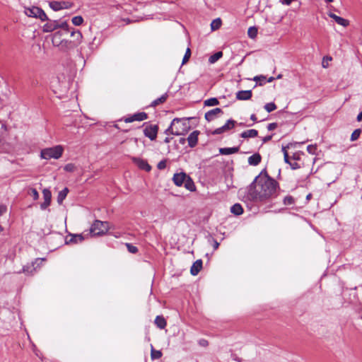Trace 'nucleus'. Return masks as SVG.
Wrapping results in <instances>:
<instances>
[{
  "mask_svg": "<svg viewBox=\"0 0 362 362\" xmlns=\"http://www.w3.org/2000/svg\"><path fill=\"white\" fill-rule=\"evenodd\" d=\"M279 189L278 182L263 170L249 185L247 196L254 202H266L277 197Z\"/></svg>",
  "mask_w": 362,
  "mask_h": 362,
  "instance_id": "nucleus-1",
  "label": "nucleus"
},
{
  "mask_svg": "<svg viewBox=\"0 0 362 362\" xmlns=\"http://www.w3.org/2000/svg\"><path fill=\"white\" fill-rule=\"evenodd\" d=\"M173 180L177 186L184 185L185 187L190 192H194L196 189L193 180L185 173H175Z\"/></svg>",
  "mask_w": 362,
  "mask_h": 362,
  "instance_id": "nucleus-2",
  "label": "nucleus"
},
{
  "mask_svg": "<svg viewBox=\"0 0 362 362\" xmlns=\"http://www.w3.org/2000/svg\"><path fill=\"white\" fill-rule=\"evenodd\" d=\"M63 151V147L58 145L52 148L42 149L40 152V156L42 158L46 160H49L51 158L58 159L62 156Z\"/></svg>",
  "mask_w": 362,
  "mask_h": 362,
  "instance_id": "nucleus-3",
  "label": "nucleus"
},
{
  "mask_svg": "<svg viewBox=\"0 0 362 362\" xmlns=\"http://www.w3.org/2000/svg\"><path fill=\"white\" fill-rule=\"evenodd\" d=\"M47 21V23L43 25V32L45 33L52 32L59 28L64 29V32L66 33H69L70 32L69 25L66 21L59 23L57 21H51L49 19Z\"/></svg>",
  "mask_w": 362,
  "mask_h": 362,
  "instance_id": "nucleus-4",
  "label": "nucleus"
},
{
  "mask_svg": "<svg viewBox=\"0 0 362 362\" xmlns=\"http://www.w3.org/2000/svg\"><path fill=\"white\" fill-rule=\"evenodd\" d=\"M26 16L40 19L42 21L48 20V18L45 11L37 6H32L31 8H25L24 11Z\"/></svg>",
  "mask_w": 362,
  "mask_h": 362,
  "instance_id": "nucleus-5",
  "label": "nucleus"
},
{
  "mask_svg": "<svg viewBox=\"0 0 362 362\" xmlns=\"http://www.w3.org/2000/svg\"><path fill=\"white\" fill-rule=\"evenodd\" d=\"M107 222L96 220L90 228V233L93 236L101 235L107 230Z\"/></svg>",
  "mask_w": 362,
  "mask_h": 362,
  "instance_id": "nucleus-6",
  "label": "nucleus"
},
{
  "mask_svg": "<svg viewBox=\"0 0 362 362\" xmlns=\"http://www.w3.org/2000/svg\"><path fill=\"white\" fill-rule=\"evenodd\" d=\"M144 127V135L150 139V140L153 141L156 139L158 127L156 124H151L148 123H144L143 124Z\"/></svg>",
  "mask_w": 362,
  "mask_h": 362,
  "instance_id": "nucleus-7",
  "label": "nucleus"
},
{
  "mask_svg": "<svg viewBox=\"0 0 362 362\" xmlns=\"http://www.w3.org/2000/svg\"><path fill=\"white\" fill-rule=\"evenodd\" d=\"M74 6V4L70 1H53L49 2V6L50 8L55 11H59L62 9H68L72 8Z\"/></svg>",
  "mask_w": 362,
  "mask_h": 362,
  "instance_id": "nucleus-8",
  "label": "nucleus"
},
{
  "mask_svg": "<svg viewBox=\"0 0 362 362\" xmlns=\"http://www.w3.org/2000/svg\"><path fill=\"white\" fill-rule=\"evenodd\" d=\"M181 120L178 119V118H175L171 122L170 127L165 131V134H174V135H182L183 130L180 129L178 127H175L176 122H180Z\"/></svg>",
  "mask_w": 362,
  "mask_h": 362,
  "instance_id": "nucleus-9",
  "label": "nucleus"
},
{
  "mask_svg": "<svg viewBox=\"0 0 362 362\" xmlns=\"http://www.w3.org/2000/svg\"><path fill=\"white\" fill-rule=\"evenodd\" d=\"M236 123V121L233 120V119H230L226 122V123L223 126L216 129L212 132V134H221L225 132L232 129L233 128L235 127Z\"/></svg>",
  "mask_w": 362,
  "mask_h": 362,
  "instance_id": "nucleus-10",
  "label": "nucleus"
},
{
  "mask_svg": "<svg viewBox=\"0 0 362 362\" xmlns=\"http://www.w3.org/2000/svg\"><path fill=\"white\" fill-rule=\"evenodd\" d=\"M223 110L219 107H216L205 113V119L208 122H211L218 118L220 115H223Z\"/></svg>",
  "mask_w": 362,
  "mask_h": 362,
  "instance_id": "nucleus-11",
  "label": "nucleus"
},
{
  "mask_svg": "<svg viewBox=\"0 0 362 362\" xmlns=\"http://www.w3.org/2000/svg\"><path fill=\"white\" fill-rule=\"evenodd\" d=\"M148 118V115L144 112H137L124 119L126 123L133 122L134 121H143Z\"/></svg>",
  "mask_w": 362,
  "mask_h": 362,
  "instance_id": "nucleus-12",
  "label": "nucleus"
},
{
  "mask_svg": "<svg viewBox=\"0 0 362 362\" xmlns=\"http://www.w3.org/2000/svg\"><path fill=\"white\" fill-rule=\"evenodd\" d=\"M132 160L133 163L136 164L141 170H144L146 172H149L151 170V165L147 163L146 160L136 157H133Z\"/></svg>",
  "mask_w": 362,
  "mask_h": 362,
  "instance_id": "nucleus-13",
  "label": "nucleus"
},
{
  "mask_svg": "<svg viewBox=\"0 0 362 362\" xmlns=\"http://www.w3.org/2000/svg\"><path fill=\"white\" fill-rule=\"evenodd\" d=\"M43 197H44V202L40 204V208L42 210L46 209L51 203L52 194L51 192L48 189H44L42 191Z\"/></svg>",
  "mask_w": 362,
  "mask_h": 362,
  "instance_id": "nucleus-14",
  "label": "nucleus"
},
{
  "mask_svg": "<svg viewBox=\"0 0 362 362\" xmlns=\"http://www.w3.org/2000/svg\"><path fill=\"white\" fill-rule=\"evenodd\" d=\"M68 33H66L64 32V29L63 30L57 31L55 32L52 35V42L54 47H58L61 44L62 41L64 39L62 38V36L64 35H67Z\"/></svg>",
  "mask_w": 362,
  "mask_h": 362,
  "instance_id": "nucleus-15",
  "label": "nucleus"
},
{
  "mask_svg": "<svg viewBox=\"0 0 362 362\" xmlns=\"http://www.w3.org/2000/svg\"><path fill=\"white\" fill-rule=\"evenodd\" d=\"M200 132L198 130L192 132L187 137L188 145L191 148H194L197 146L198 142V136Z\"/></svg>",
  "mask_w": 362,
  "mask_h": 362,
  "instance_id": "nucleus-16",
  "label": "nucleus"
},
{
  "mask_svg": "<svg viewBox=\"0 0 362 362\" xmlns=\"http://www.w3.org/2000/svg\"><path fill=\"white\" fill-rule=\"evenodd\" d=\"M75 47H76V43H74L71 40L64 39V40L62 41L59 46H58L57 47H59L60 50L66 52V51H69L70 49H74Z\"/></svg>",
  "mask_w": 362,
  "mask_h": 362,
  "instance_id": "nucleus-17",
  "label": "nucleus"
},
{
  "mask_svg": "<svg viewBox=\"0 0 362 362\" xmlns=\"http://www.w3.org/2000/svg\"><path fill=\"white\" fill-rule=\"evenodd\" d=\"M178 119L181 120L180 122H176L175 127H178L180 129L183 130V134H185L189 129H190L188 120L189 118H178Z\"/></svg>",
  "mask_w": 362,
  "mask_h": 362,
  "instance_id": "nucleus-18",
  "label": "nucleus"
},
{
  "mask_svg": "<svg viewBox=\"0 0 362 362\" xmlns=\"http://www.w3.org/2000/svg\"><path fill=\"white\" fill-rule=\"evenodd\" d=\"M252 96V90H240L236 93V98L239 100H250Z\"/></svg>",
  "mask_w": 362,
  "mask_h": 362,
  "instance_id": "nucleus-19",
  "label": "nucleus"
},
{
  "mask_svg": "<svg viewBox=\"0 0 362 362\" xmlns=\"http://www.w3.org/2000/svg\"><path fill=\"white\" fill-rule=\"evenodd\" d=\"M328 16L331 18L334 19L337 24L341 25H342L344 27H346L349 24V22L348 20L344 19V18H341L340 16H338L335 15L333 13H331V12L329 13Z\"/></svg>",
  "mask_w": 362,
  "mask_h": 362,
  "instance_id": "nucleus-20",
  "label": "nucleus"
},
{
  "mask_svg": "<svg viewBox=\"0 0 362 362\" xmlns=\"http://www.w3.org/2000/svg\"><path fill=\"white\" fill-rule=\"evenodd\" d=\"M202 268V259H197L195 261L190 269V273L193 276H196L199 274V272L201 271Z\"/></svg>",
  "mask_w": 362,
  "mask_h": 362,
  "instance_id": "nucleus-21",
  "label": "nucleus"
},
{
  "mask_svg": "<svg viewBox=\"0 0 362 362\" xmlns=\"http://www.w3.org/2000/svg\"><path fill=\"white\" fill-rule=\"evenodd\" d=\"M257 135L258 132L253 129L244 131L240 134V136L244 139L255 138L257 136Z\"/></svg>",
  "mask_w": 362,
  "mask_h": 362,
  "instance_id": "nucleus-22",
  "label": "nucleus"
},
{
  "mask_svg": "<svg viewBox=\"0 0 362 362\" xmlns=\"http://www.w3.org/2000/svg\"><path fill=\"white\" fill-rule=\"evenodd\" d=\"M240 150L238 146L232 147V148H219V153L221 155H230L233 153H238Z\"/></svg>",
  "mask_w": 362,
  "mask_h": 362,
  "instance_id": "nucleus-23",
  "label": "nucleus"
},
{
  "mask_svg": "<svg viewBox=\"0 0 362 362\" xmlns=\"http://www.w3.org/2000/svg\"><path fill=\"white\" fill-rule=\"evenodd\" d=\"M262 160V157L259 153H255L248 158V163L251 165H257Z\"/></svg>",
  "mask_w": 362,
  "mask_h": 362,
  "instance_id": "nucleus-24",
  "label": "nucleus"
},
{
  "mask_svg": "<svg viewBox=\"0 0 362 362\" xmlns=\"http://www.w3.org/2000/svg\"><path fill=\"white\" fill-rule=\"evenodd\" d=\"M168 98V93H165L163 95H162L160 98L154 100L151 103L150 106L155 107L160 104H163L167 100Z\"/></svg>",
  "mask_w": 362,
  "mask_h": 362,
  "instance_id": "nucleus-25",
  "label": "nucleus"
},
{
  "mask_svg": "<svg viewBox=\"0 0 362 362\" xmlns=\"http://www.w3.org/2000/svg\"><path fill=\"white\" fill-rule=\"evenodd\" d=\"M154 322L159 329H164L167 325L165 319L161 315L156 316Z\"/></svg>",
  "mask_w": 362,
  "mask_h": 362,
  "instance_id": "nucleus-26",
  "label": "nucleus"
},
{
  "mask_svg": "<svg viewBox=\"0 0 362 362\" xmlns=\"http://www.w3.org/2000/svg\"><path fill=\"white\" fill-rule=\"evenodd\" d=\"M230 212L235 216H240L243 213V209L240 204L236 203L230 207Z\"/></svg>",
  "mask_w": 362,
  "mask_h": 362,
  "instance_id": "nucleus-27",
  "label": "nucleus"
},
{
  "mask_svg": "<svg viewBox=\"0 0 362 362\" xmlns=\"http://www.w3.org/2000/svg\"><path fill=\"white\" fill-rule=\"evenodd\" d=\"M71 36L74 37V42L76 43V47L81 42L82 38V34L79 30H72L71 31Z\"/></svg>",
  "mask_w": 362,
  "mask_h": 362,
  "instance_id": "nucleus-28",
  "label": "nucleus"
},
{
  "mask_svg": "<svg viewBox=\"0 0 362 362\" xmlns=\"http://www.w3.org/2000/svg\"><path fill=\"white\" fill-rule=\"evenodd\" d=\"M69 192V189L67 187H65L62 191H60L57 196V202L59 204H62L63 201L65 199L67 194Z\"/></svg>",
  "mask_w": 362,
  "mask_h": 362,
  "instance_id": "nucleus-29",
  "label": "nucleus"
},
{
  "mask_svg": "<svg viewBox=\"0 0 362 362\" xmlns=\"http://www.w3.org/2000/svg\"><path fill=\"white\" fill-rule=\"evenodd\" d=\"M222 56H223L222 52H221V51L217 52L209 57V62L211 64H214L216 62H217L219 59H221L222 57Z\"/></svg>",
  "mask_w": 362,
  "mask_h": 362,
  "instance_id": "nucleus-30",
  "label": "nucleus"
},
{
  "mask_svg": "<svg viewBox=\"0 0 362 362\" xmlns=\"http://www.w3.org/2000/svg\"><path fill=\"white\" fill-rule=\"evenodd\" d=\"M162 352L159 350H155L153 346L151 345V359H158L162 356Z\"/></svg>",
  "mask_w": 362,
  "mask_h": 362,
  "instance_id": "nucleus-31",
  "label": "nucleus"
},
{
  "mask_svg": "<svg viewBox=\"0 0 362 362\" xmlns=\"http://www.w3.org/2000/svg\"><path fill=\"white\" fill-rule=\"evenodd\" d=\"M219 104V101L216 98H211L204 101L205 106H215Z\"/></svg>",
  "mask_w": 362,
  "mask_h": 362,
  "instance_id": "nucleus-32",
  "label": "nucleus"
},
{
  "mask_svg": "<svg viewBox=\"0 0 362 362\" xmlns=\"http://www.w3.org/2000/svg\"><path fill=\"white\" fill-rule=\"evenodd\" d=\"M221 25V20L218 18L214 20L211 23V28L212 30H218Z\"/></svg>",
  "mask_w": 362,
  "mask_h": 362,
  "instance_id": "nucleus-33",
  "label": "nucleus"
},
{
  "mask_svg": "<svg viewBox=\"0 0 362 362\" xmlns=\"http://www.w3.org/2000/svg\"><path fill=\"white\" fill-rule=\"evenodd\" d=\"M247 35L252 39L255 38L257 35V28L255 26L250 27L247 30Z\"/></svg>",
  "mask_w": 362,
  "mask_h": 362,
  "instance_id": "nucleus-34",
  "label": "nucleus"
},
{
  "mask_svg": "<svg viewBox=\"0 0 362 362\" xmlns=\"http://www.w3.org/2000/svg\"><path fill=\"white\" fill-rule=\"evenodd\" d=\"M361 134V129H355V130L352 132V134H351V139H351V141H356V140L359 138V136H360Z\"/></svg>",
  "mask_w": 362,
  "mask_h": 362,
  "instance_id": "nucleus-35",
  "label": "nucleus"
},
{
  "mask_svg": "<svg viewBox=\"0 0 362 362\" xmlns=\"http://www.w3.org/2000/svg\"><path fill=\"white\" fill-rule=\"evenodd\" d=\"M71 21L74 25L78 26L83 23V18L81 16H74L72 18Z\"/></svg>",
  "mask_w": 362,
  "mask_h": 362,
  "instance_id": "nucleus-36",
  "label": "nucleus"
},
{
  "mask_svg": "<svg viewBox=\"0 0 362 362\" xmlns=\"http://www.w3.org/2000/svg\"><path fill=\"white\" fill-rule=\"evenodd\" d=\"M276 105H275L274 103H267L264 108L265 109V110L268 112H271L274 110H275L276 109Z\"/></svg>",
  "mask_w": 362,
  "mask_h": 362,
  "instance_id": "nucleus-37",
  "label": "nucleus"
},
{
  "mask_svg": "<svg viewBox=\"0 0 362 362\" xmlns=\"http://www.w3.org/2000/svg\"><path fill=\"white\" fill-rule=\"evenodd\" d=\"M295 203V199L292 196H286L284 199V205H292Z\"/></svg>",
  "mask_w": 362,
  "mask_h": 362,
  "instance_id": "nucleus-38",
  "label": "nucleus"
},
{
  "mask_svg": "<svg viewBox=\"0 0 362 362\" xmlns=\"http://www.w3.org/2000/svg\"><path fill=\"white\" fill-rule=\"evenodd\" d=\"M126 247L130 253L136 254L138 252V248L131 243H126Z\"/></svg>",
  "mask_w": 362,
  "mask_h": 362,
  "instance_id": "nucleus-39",
  "label": "nucleus"
},
{
  "mask_svg": "<svg viewBox=\"0 0 362 362\" xmlns=\"http://www.w3.org/2000/svg\"><path fill=\"white\" fill-rule=\"evenodd\" d=\"M83 239L84 238L82 235H75L71 238L70 242H74L76 243H81Z\"/></svg>",
  "mask_w": 362,
  "mask_h": 362,
  "instance_id": "nucleus-40",
  "label": "nucleus"
},
{
  "mask_svg": "<svg viewBox=\"0 0 362 362\" xmlns=\"http://www.w3.org/2000/svg\"><path fill=\"white\" fill-rule=\"evenodd\" d=\"M191 56V50L188 47L185 52V54L184 55V57L182 59V64H185L187 62H188L189 57Z\"/></svg>",
  "mask_w": 362,
  "mask_h": 362,
  "instance_id": "nucleus-41",
  "label": "nucleus"
},
{
  "mask_svg": "<svg viewBox=\"0 0 362 362\" xmlns=\"http://www.w3.org/2000/svg\"><path fill=\"white\" fill-rule=\"evenodd\" d=\"M286 148H287V147H286V146H283V147H282V151H283V153H284V161H285V163H286L289 164V163L291 162V160H290V158H289V156H288V152H287V151H286Z\"/></svg>",
  "mask_w": 362,
  "mask_h": 362,
  "instance_id": "nucleus-42",
  "label": "nucleus"
},
{
  "mask_svg": "<svg viewBox=\"0 0 362 362\" xmlns=\"http://www.w3.org/2000/svg\"><path fill=\"white\" fill-rule=\"evenodd\" d=\"M253 80L255 81H259V84L262 86L265 83L266 77L264 76H257L253 78Z\"/></svg>",
  "mask_w": 362,
  "mask_h": 362,
  "instance_id": "nucleus-43",
  "label": "nucleus"
},
{
  "mask_svg": "<svg viewBox=\"0 0 362 362\" xmlns=\"http://www.w3.org/2000/svg\"><path fill=\"white\" fill-rule=\"evenodd\" d=\"M29 194L33 197L34 200H37L39 198V194L35 188H31Z\"/></svg>",
  "mask_w": 362,
  "mask_h": 362,
  "instance_id": "nucleus-44",
  "label": "nucleus"
},
{
  "mask_svg": "<svg viewBox=\"0 0 362 362\" xmlns=\"http://www.w3.org/2000/svg\"><path fill=\"white\" fill-rule=\"evenodd\" d=\"M307 151L309 153L314 155L316 153L317 146L315 145H308L307 146Z\"/></svg>",
  "mask_w": 362,
  "mask_h": 362,
  "instance_id": "nucleus-45",
  "label": "nucleus"
},
{
  "mask_svg": "<svg viewBox=\"0 0 362 362\" xmlns=\"http://www.w3.org/2000/svg\"><path fill=\"white\" fill-rule=\"evenodd\" d=\"M64 169L66 172H73L75 170V165L73 163H68L64 166Z\"/></svg>",
  "mask_w": 362,
  "mask_h": 362,
  "instance_id": "nucleus-46",
  "label": "nucleus"
},
{
  "mask_svg": "<svg viewBox=\"0 0 362 362\" xmlns=\"http://www.w3.org/2000/svg\"><path fill=\"white\" fill-rule=\"evenodd\" d=\"M289 165L291 168L293 170H296L301 168V165L296 160H294L293 162L291 161L289 163Z\"/></svg>",
  "mask_w": 362,
  "mask_h": 362,
  "instance_id": "nucleus-47",
  "label": "nucleus"
},
{
  "mask_svg": "<svg viewBox=\"0 0 362 362\" xmlns=\"http://www.w3.org/2000/svg\"><path fill=\"white\" fill-rule=\"evenodd\" d=\"M300 156H304L303 153L296 152L293 153V155L291 157V159L296 161L300 160Z\"/></svg>",
  "mask_w": 362,
  "mask_h": 362,
  "instance_id": "nucleus-48",
  "label": "nucleus"
},
{
  "mask_svg": "<svg viewBox=\"0 0 362 362\" xmlns=\"http://www.w3.org/2000/svg\"><path fill=\"white\" fill-rule=\"evenodd\" d=\"M157 168L159 169V170H163L166 168V161L163 160H160L158 165H157Z\"/></svg>",
  "mask_w": 362,
  "mask_h": 362,
  "instance_id": "nucleus-49",
  "label": "nucleus"
},
{
  "mask_svg": "<svg viewBox=\"0 0 362 362\" xmlns=\"http://www.w3.org/2000/svg\"><path fill=\"white\" fill-rule=\"evenodd\" d=\"M277 127H278L277 123H276V122L270 123L267 126V129L269 131H272V130H274Z\"/></svg>",
  "mask_w": 362,
  "mask_h": 362,
  "instance_id": "nucleus-50",
  "label": "nucleus"
},
{
  "mask_svg": "<svg viewBox=\"0 0 362 362\" xmlns=\"http://www.w3.org/2000/svg\"><path fill=\"white\" fill-rule=\"evenodd\" d=\"M6 206L4 205H0V216H2L6 212Z\"/></svg>",
  "mask_w": 362,
  "mask_h": 362,
  "instance_id": "nucleus-51",
  "label": "nucleus"
},
{
  "mask_svg": "<svg viewBox=\"0 0 362 362\" xmlns=\"http://www.w3.org/2000/svg\"><path fill=\"white\" fill-rule=\"evenodd\" d=\"M272 135H269V136L263 137L262 140L263 143H267L269 141H270L272 139Z\"/></svg>",
  "mask_w": 362,
  "mask_h": 362,
  "instance_id": "nucleus-52",
  "label": "nucleus"
},
{
  "mask_svg": "<svg viewBox=\"0 0 362 362\" xmlns=\"http://www.w3.org/2000/svg\"><path fill=\"white\" fill-rule=\"evenodd\" d=\"M45 259H44V258H42V259H39V258H37V259H35V262L33 263V266H32V267H33L35 264H37V266H40V264L43 261H45Z\"/></svg>",
  "mask_w": 362,
  "mask_h": 362,
  "instance_id": "nucleus-53",
  "label": "nucleus"
},
{
  "mask_svg": "<svg viewBox=\"0 0 362 362\" xmlns=\"http://www.w3.org/2000/svg\"><path fill=\"white\" fill-rule=\"evenodd\" d=\"M30 267H29V266H24L23 268V272H25V273H32L33 270L29 271V269Z\"/></svg>",
  "mask_w": 362,
  "mask_h": 362,
  "instance_id": "nucleus-54",
  "label": "nucleus"
},
{
  "mask_svg": "<svg viewBox=\"0 0 362 362\" xmlns=\"http://www.w3.org/2000/svg\"><path fill=\"white\" fill-rule=\"evenodd\" d=\"M199 344L203 346H206L208 345V341L205 339H202L199 341Z\"/></svg>",
  "mask_w": 362,
  "mask_h": 362,
  "instance_id": "nucleus-55",
  "label": "nucleus"
},
{
  "mask_svg": "<svg viewBox=\"0 0 362 362\" xmlns=\"http://www.w3.org/2000/svg\"><path fill=\"white\" fill-rule=\"evenodd\" d=\"M283 4L290 5L293 0H281Z\"/></svg>",
  "mask_w": 362,
  "mask_h": 362,
  "instance_id": "nucleus-56",
  "label": "nucleus"
},
{
  "mask_svg": "<svg viewBox=\"0 0 362 362\" xmlns=\"http://www.w3.org/2000/svg\"><path fill=\"white\" fill-rule=\"evenodd\" d=\"M218 246H219V243L216 240H214V250L218 249Z\"/></svg>",
  "mask_w": 362,
  "mask_h": 362,
  "instance_id": "nucleus-57",
  "label": "nucleus"
},
{
  "mask_svg": "<svg viewBox=\"0 0 362 362\" xmlns=\"http://www.w3.org/2000/svg\"><path fill=\"white\" fill-rule=\"evenodd\" d=\"M356 119L358 122H361L362 120V111L358 115Z\"/></svg>",
  "mask_w": 362,
  "mask_h": 362,
  "instance_id": "nucleus-58",
  "label": "nucleus"
},
{
  "mask_svg": "<svg viewBox=\"0 0 362 362\" xmlns=\"http://www.w3.org/2000/svg\"><path fill=\"white\" fill-rule=\"evenodd\" d=\"M250 119L252 120L253 122H257V118L256 115H254V114H252L250 116Z\"/></svg>",
  "mask_w": 362,
  "mask_h": 362,
  "instance_id": "nucleus-59",
  "label": "nucleus"
},
{
  "mask_svg": "<svg viewBox=\"0 0 362 362\" xmlns=\"http://www.w3.org/2000/svg\"><path fill=\"white\" fill-rule=\"evenodd\" d=\"M185 141H186V139L185 138H180L179 139V143L182 145L185 144Z\"/></svg>",
  "mask_w": 362,
  "mask_h": 362,
  "instance_id": "nucleus-60",
  "label": "nucleus"
},
{
  "mask_svg": "<svg viewBox=\"0 0 362 362\" xmlns=\"http://www.w3.org/2000/svg\"><path fill=\"white\" fill-rule=\"evenodd\" d=\"M172 140V138L171 137H166L165 139H164V142L168 144V143H170V141Z\"/></svg>",
  "mask_w": 362,
  "mask_h": 362,
  "instance_id": "nucleus-61",
  "label": "nucleus"
},
{
  "mask_svg": "<svg viewBox=\"0 0 362 362\" xmlns=\"http://www.w3.org/2000/svg\"><path fill=\"white\" fill-rule=\"evenodd\" d=\"M124 21H125L127 23V24H129L132 22H133V21L130 20L129 18L124 19Z\"/></svg>",
  "mask_w": 362,
  "mask_h": 362,
  "instance_id": "nucleus-62",
  "label": "nucleus"
},
{
  "mask_svg": "<svg viewBox=\"0 0 362 362\" xmlns=\"http://www.w3.org/2000/svg\"><path fill=\"white\" fill-rule=\"evenodd\" d=\"M274 79V78L272 76L269 78L268 82H272Z\"/></svg>",
  "mask_w": 362,
  "mask_h": 362,
  "instance_id": "nucleus-63",
  "label": "nucleus"
},
{
  "mask_svg": "<svg viewBox=\"0 0 362 362\" xmlns=\"http://www.w3.org/2000/svg\"><path fill=\"white\" fill-rule=\"evenodd\" d=\"M3 227L0 225V233L3 231Z\"/></svg>",
  "mask_w": 362,
  "mask_h": 362,
  "instance_id": "nucleus-64",
  "label": "nucleus"
}]
</instances>
